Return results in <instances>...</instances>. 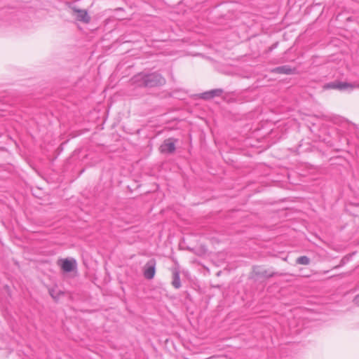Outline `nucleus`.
Wrapping results in <instances>:
<instances>
[{
    "label": "nucleus",
    "mask_w": 359,
    "mask_h": 359,
    "mask_svg": "<svg viewBox=\"0 0 359 359\" xmlns=\"http://www.w3.org/2000/svg\"><path fill=\"white\" fill-rule=\"evenodd\" d=\"M165 83V78L157 72L151 74L141 72L133 76L129 81L130 86L133 88H154L163 86Z\"/></svg>",
    "instance_id": "1"
},
{
    "label": "nucleus",
    "mask_w": 359,
    "mask_h": 359,
    "mask_svg": "<svg viewBox=\"0 0 359 359\" xmlns=\"http://www.w3.org/2000/svg\"><path fill=\"white\" fill-rule=\"evenodd\" d=\"M156 261L155 259H149L143 267V275L146 279L154 278L156 273Z\"/></svg>",
    "instance_id": "2"
},
{
    "label": "nucleus",
    "mask_w": 359,
    "mask_h": 359,
    "mask_svg": "<svg viewBox=\"0 0 359 359\" xmlns=\"http://www.w3.org/2000/svg\"><path fill=\"white\" fill-rule=\"evenodd\" d=\"M57 265L61 267L63 271L69 273L76 269V262L74 258L60 259L57 261Z\"/></svg>",
    "instance_id": "3"
},
{
    "label": "nucleus",
    "mask_w": 359,
    "mask_h": 359,
    "mask_svg": "<svg viewBox=\"0 0 359 359\" xmlns=\"http://www.w3.org/2000/svg\"><path fill=\"white\" fill-rule=\"evenodd\" d=\"M175 142L176 140L173 138L165 140L160 147L161 152L163 154H172L175 151Z\"/></svg>",
    "instance_id": "4"
},
{
    "label": "nucleus",
    "mask_w": 359,
    "mask_h": 359,
    "mask_svg": "<svg viewBox=\"0 0 359 359\" xmlns=\"http://www.w3.org/2000/svg\"><path fill=\"white\" fill-rule=\"evenodd\" d=\"M72 11L74 12V15L77 20L84 23H88L90 21V17L89 16L86 10L73 7Z\"/></svg>",
    "instance_id": "5"
},
{
    "label": "nucleus",
    "mask_w": 359,
    "mask_h": 359,
    "mask_svg": "<svg viewBox=\"0 0 359 359\" xmlns=\"http://www.w3.org/2000/svg\"><path fill=\"white\" fill-rule=\"evenodd\" d=\"M326 87L327 88L338 89L340 90H352L354 86L351 83H349L347 82L337 81V82H332V83H327L326 85Z\"/></svg>",
    "instance_id": "6"
},
{
    "label": "nucleus",
    "mask_w": 359,
    "mask_h": 359,
    "mask_svg": "<svg viewBox=\"0 0 359 359\" xmlns=\"http://www.w3.org/2000/svg\"><path fill=\"white\" fill-rule=\"evenodd\" d=\"M223 90L221 88L213 89L203 93L201 95V97L203 100H210L215 97H219L223 93Z\"/></svg>",
    "instance_id": "7"
},
{
    "label": "nucleus",
    "mask_w": 359,
    "mask_h": 359,
    "mask_svg": "<svg viewBox=\"0 0 359 359\" xmlns=\"http://www.w3.org/2000/svg\"><path fill=\"white\" fill-rule=\"evenodd\" d=\"M255 274L259 277L262 278H271L274 276H281V273H279L278 272H273L269 269H257V270L255 271Z\"/></svg>",
    "instance_id": "8"
},
{
    "label": "nucleus",
    "mask_w": 359,
    "mask_h": 359,
    "mask_svg": "<svg viewBox=\"0 0 359 359\" xmlns=\"http://www.w3.org/2000/svg\"><path fill=\"white\" fill-rule=\"evenodd\" d=\"M294 72V69L291 68L289 65H283L274 68L272 70V72L276 74H291Z\"/></svg>",
    "instance_id": "9"
},
{
    "label": "nucleus",
    "mask_w": 359,
    "mask_h": 359,
    "mask_svg": "<svg viewBox=\"0 0 359 359\" xmlns=\"http://www.w3.org/2000/svg\"><path fill=\"white\" fill-rule=\"evenodd\" d=\"M172 285L176 289H179L181 287L180 271L177 269H175L172 272Z\"/></svg>",
    "instance_id": "10"
},
{
    "label": "nucleus",
    "mask_w": 359,
    "mask_h": 359,
    "mask_svg": "<svg viewBox=\"0 0 359 359\" xmlns=\"http://www.w3.org/2000/svg\"><path fill=\"white\" fill-rule=\"evenodd\" d=\"M296 262L299 264L308 265L310 264V259L307 256H301L297 259Z\"/></svg>",
    "instance_id": "11"
},
{
    "label": "nucleus",
    "mask_w": 359,
    "mask_h": 359,
    "mask_svg": "<svg viewBox=\"0 0 359 359\" xmlns=\"http://www.w3.org/2000/svg\"><path fill=\"white\" fill-rule=\"evenodd\" d=\"M353 302L356 305L359 306V294L354 298Z\"/></svg>",
    "instance_id": "12"
},
{
    "label": "nucleus",
    "mask_w": 359,
    "mask_h": 359,
    "mask_svg": "<svg viewBox=\"0 0 359 359\" xmlns=\"http://www.w3.org/2000/svg\"><path fill=\"white\" fill-rule=\"evenodd\" d=\"M277 46H278V43L276 42V43H273V44L270 47L269 50H272L273 49L276 48L277 47Z\"/></svg>",
    "instance_id": "13"
},
{
    "label": "nucleus",
    "mask_w": 359,
    "mask_h": 359,
    "mask_svg": "<svg viewBox=\"0 0 359 359\" xmlns=\"http://www.w3.org/2000/svg\"><path fill=\"white\" fill-rule=\"evenodd\" d=\"M50 296H52L53 297H54V296H53L54 292H52L51 291H50Z\"/></svg>",
    "instance_id": "14"
},
{
    "label": "nucleus",
    "mask_w": 359,
    "mask_h": 359,
    "mask_svg": "<svg viewBox=\"0 0 359 359\" xmlns=\"http://www.w3.org/2000/svg\"><path fill=\"white\" fill-rule=\"evenodd\" d=\"M50 296H52L53 297H54V296H53L54 292H52L51 291H50Z\"/></svg>",
    "instance_id": "15"
}]
</instances>
